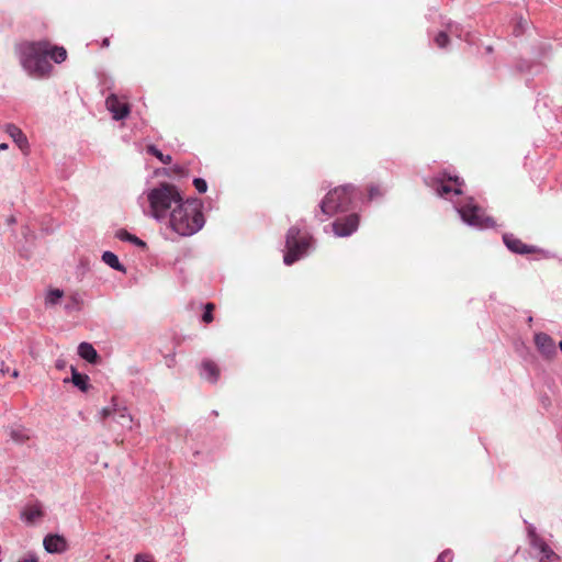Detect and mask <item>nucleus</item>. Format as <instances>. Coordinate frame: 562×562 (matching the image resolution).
<instances>
[{
	"instance_id": "obj_1",
	"label": "nucleus",
	"mask_w": 562,
	"mask_h": 562,
	"mask_svg": "<svg viewBox=\"0 0 562 562\" xmlns=\"http://www.w3.org/2000/svg\"><path fill=\"white\" fill-rule=\"evenodd\" d=\"M21 67L36 79L50 75L53 65L48 57L60 64L67 59V50L63 46L53 45L49 41H23L15 46Z\"/></svg>"
},
{
	"instance_id": "obj_2",
	"label": "nucleus",
	"mask_w": 562,
	"mask_h": 562,
	"mask_svg": "<svg viewBox=\"0 0 562 562\" xmlns=\"http://www.w3.org/2000/svg\"><path fill=\"white\" fill-rule=\"evenodd\" d=\"M169 225L180 236H191L199 232L204 225L201 201L181 199L170 212Z\"/></svg>"
},
{
	"instance_id": "obj_3",
	"label": "nucleus",
	"mask_w": 562,
	"mask_h": 562,
	"mask_svg": "<svg viewBox=\"0 0 562 562\" xmlns=\"http://www.w3.org/2000/svg\"><path fill=\"white\" fill-rule=\"evenodd\" d=\"M178 189L169 183H161L148 193V201L153 216L160 220L166 216L167 211L181 201Z\"/></svg>"
},
{
	"instance_id": "obj_4",
	"label": "nucleus",
	"mask_w": 562,
	"mask_h": 562,
	"mask_svg": "<svg viewBox=\"0 0 562 562\" xmlns=\"http://www.w3.org/2000/svg\"><path fill=\"white\" fill-rule=\"evenodd\" d=\"M312 239L310 233L297 226H292L285 237L284 263L291 266L304 256L311 246Z\"/></svg>"
},
{
	"instance_id": "obj_5",
	"label": "nucleus",
	"mask_w": 562,
	"mask_h": 562,
	"mask_svg": "<svg viewBox=\"0 0 562 562\" xmlns=\"http://www.w3.org/2000/svg\"><path fill=\"white\" fill-rule=\"evenodd\" d=\"M352 188L349 186L337 187L329 191L321 203V211L327 216L349 209L352 201Z\"/></svg>"
},
{
	"instance_id": "obj_6",
	"label": "nucleus",
	"mask_w": 562,
	"mask_h": 562,
	"mask_svg": "<svg viewBox=\"0 0 562 562\" xmlns=\"http://www.w3.org/2000/svg\"><path fill=\"white\" fill-rule=\"evenodd\" d=\"M459 213L461 218L471 226L479 228H491L495 226L494 218L488 216L485 210L475 204L472 199L460 206Z\"/></svg>"
},
{
	"instance_id": "obj_7",
	"label": "nucleus",
	"mask_w": 562,
	"mask_h": 562,
	"mask_svg": "<svg viewBox=\"0 0 562 562\" xmlns=\"http://www.w3.org/2000/svg\"><path fill=\"white\" fill-rule=\"evenodd\" d=\"M426 184L431 187L439 196H445L449 193L461 194L462 182L458 177L443 175L442 178H431L425 180Z\"/></svg>"
},
{
	"instance_id": "obj_8",
	"label": "nucleus",
	"mask_w": 562,
	"mask_h": 562,
	"mask_svg": "<svg viewBox=\"0 0 562 562\" xmlns=\"http://www.w3.org/2000/svg\"><path fill=\"white\" fill-rule=\"evenodd\" d=\"M101 418L106 423L108 427H112V423H116L122 427L131 428L132 417L127 409L125 407H119L115 403H113L112 406L102 408Z\"/></svg>"
},
{
	"instance_id": "obj_9",
	"label": "nucleus",
	"mask_w": 562,
	"mask_h": 562,
	"mask_svg": "<svg viewBox=\"0 0 562 562\" xmlns=\"http://www.w3.org/2000/svg\"><path fill=\"white\" fill-rule=\"evenodd\" d=\"M105 105L116 121L127 117L131 112L128 102L123 97L121 98L114 93L106 98Z\"/></svg>"
},
{
	"instance_id": "obj_10",
	"label": "nucleus",
	"mask_w": 562,
	"mask_h": 562,
	"mask_svg": "<svg viewBox=\"0 0 562 562\" xmlns=\"http://www.w3.org/2000/svg\"><path fill=\"white\" fill-rule=\"evenodd\" d=\"M359 226L358 214H349L345 217H339L333 223V232L338 237H346L357 231Z\"/></svg>"
},
{
	"instance_id": "obj_11",
	"label": "nucleus",
	"mask_w": 562,
	"mask_h": 562,
	"mask_svg": "<svg viewBox=\"0 0 562 562\" xmlns=\"http://www.w3.org/2000/svg\"><path fill=\"white\" fill-rule=\"evenodd\" d=\"M503 240L506 247L516 254L528 255L539 251L537 247L525 244L521 239L517 238L513 234H505L503 236Z\"/></svg>"
},
{
	"instance_id": "obj_12",
	"label": "nucleus",
	"mask_w": 562,
	"mask_h": 562,
	"mask_svg": "<svg viewBox=\"0 0 562 562\" xmlns=\"http://www.w3.org/2000/svg\"><path fill=\"white\" fill-rule=\"evenodd\" d=\"M535 344L539 352L547 359H552L555 353V342L554 340L544 333L536 334Z\"/></svg>"
},
{
	"instance_id": "obj_13",
	"label": "nucleus",
	"mask_w": 562,
	"mask_h": 562,
	"mask_svg": "<svg viewBox=\"0 0 562 562\" xmlns=\"http://www.w3.org/2000/svg\"><path fill=\"white\" fill-rule=\"evenodd\" d=\"M44 548L49 553H63L67 551V540L59 535H47L43 541Z\"/></svg>"
},
{
	"instance_id": "obj_14",
	"label": "nucleus",
	"mask_w": 562,
	"mask_h": 562,
	"mask_svg": "<svg viewBox=\"0 0 562 562\" xmlns=\"http://www.w3.org/2000/svg\"><path fill=\"white\" fill-rule=\"evenodd\" d=\"M5 132L10 135L19 148L26 154L29 150V142L22 130L14 124H8Z\"/></svg>"
},
{
	"instance_id": "obj_15",
	"label": "nucleus",
	"mask_w": 562,
	"mask_h": 562,
	"mask_svg": "<svg viewBox=\"0 0 562 562\" xmlns=\"http://www.w3.org/2000/svg\"><path fill=\"white\" fill-rule=\"evenodd\" d=\"M5 432L18 445H23L30 440L29 429L21 425L9 426L5 428Z\"/></svg>"
},
{
	"instance_id": "obj_16",
	"label": "nucleus",
	"mask_w": 562,
	"mask_h": 562,
	"mask_svg": "<svg viewBox=\"0 0 562 562\" xmlns=\"http://www.w3.org/2000/svg\"><path fill=\"white\" fill-rule=\"evenodd\" d=\"M78 355L90 363H97L99 359L97 350L89 342H81L79 345Z\"/></svg>"
},
{
	"instance_id": "obj_17",
	"label": "nucleus",
	"mask_w": 562,
	"mask_h": 562,
	"mask_svg": "<svg viewBox=\"0 0 562 562\" xmlns=\"http://www.w3.org/2000/svg\"><path fill=\"white\" fill-rule=\"evenodd\" d=\"M203 375L211 382H216L220 378V368L212 360H204L202 362Z\"/></svg>"
},
{
	"instance_id": "obj_18",
	"label": "nucleus",
	"mask_w": 562,
	"mask_h": 562,
	"mask_svg": "<svg viewBox=\"0 0 562 562\" xmlns=\"http://www.w3.org/2000/svg\"><path fill=\"white\" fill-rule=\"evenodd\" d=\"M71 382L82 392H87L90 387L89 376L87 374L79 373L76 368L71 367Z\"/></svg>"
},
{
	"instance_id": "obj_19",
	"label": "nucleus",
	"mask_w": 562,
	"mask_h": 562,
	"mask_svg": "<svg viewBox=\"0 0 562 562\" xmlns=\"http://www.w3.org/2000/svg\"><path fill=\"white\" fill-rule=\"evenodd\" d=\"M530 536V544L538 549L542 555L549 554L550 551H553L543 539H541L539 536L535 533V531H529Z\"/></svg>"
},
{
	"instance_id": "obj_20",
	"label": "nucleus",
	"mask_w": 562,
	"mask_h": 562,
	"mask_svg": "<svg viewBox=\"0 0 562 562\" xmlns=\"http://www.w3.org/2000/svg\"><path fill=\"white\" fill-rule=\"evenodd\" d=\"M43 515V510L38 505L27 506L22 513V517L30 524L34 522L37 518H41Z\"/></svg>"
},
{
	"instance_id": "obj_21",
	"label": "nucleus",
	"mask_w": 562,
	"mask_h": 562,
	"mask_svg": "<svg viewBox=\"0 0 562 562\" xmlns=\"http://www.w3.org/2000/svg\"><path fill=\"white\" fill-rule=\"evenodd\" d=\"M102 260L108 266H110L111 268H113L117 271H121V272L125 271V268L123 267V265H121L117 256L115 254H113L112 251H104L102 255Z\"/></svg>"
},
{
	"instance_id": "obj_22",
	"label": "nucleus",
	"mask_w": 562,
	"mask_h": 562,
	"mask_svg": "<svg viewBox=\"0 0 562 562\" xmlns=\"http://www.w3.org/2000/svg\"><path fill=\"white\" fill-rule=\"evenodd\" d=\"M115 236L121 240H127L131 241L139 247H145L146 243L139 239L137 236L130 234L125 229H120L116 232Z\"/></svg>"
},
{
	"instance_id": "obj_23",
	"label": "nucleus",
	"mask_w": 562,
	"mask_h": 562,
	"mask_svg": "<svg viewBox=\"0 0 562 562\" xmlns=\"http://www.w3.org/2000/svg\"><path fill=\"white\" fill-rule=\"evenodd\" d=\"M147 153L155 156L157 159H159L164 165H169L172 161V158L170 155H164L157 147L154 145H149L147 147Z\"/></svg>"
},
{
	"instance_id": "obj_24",
	"label": "nucleus",
	"mask_w": 562,
	"mask_h": 562,
	"mask_svg": "<svg viewBox=\"0 0 562 562\" xmlns=\"http://www.w3.org/2000/svg\"><path fill=\"white\" fill-rule=\"evenodd\" d=\"M63 295H64V292L59 289L49 290L46 295L45 302H46V304L55 305L63 297Z\"/></svg>"
},
{
	"instance_id": "obj_25",
	"label": "nucleus",
	"mask_w": 562,
	"mask_h": 562,
	"mask_svg": "<svg viewBox=\"0 0 562 562\" xmlns=\"http://www.w3.org/2000/svg\"><path fill=\"white\" fill-rule=\"evenodd\" d=\"M204 308H205V311H204V313L202 315V321L204 323H206V324H210L214 319L213 312L215 310V304L214 303H206L204 305Z\"/></svg>"
},
{
	"instance_id": "obj_26",
	"label": "nucleus",
	"mask_w": 562,
	"mask_h": 562,
	"mask_svg": "<svg viewBox=\"0 0 562 562\" xmlns=\"http://www.w3.org/2000/svg\"><path fill=\"white\" fill-rule=\"evenodd\" d=\"M435 43L438 47L445 48L449 43V37L447 32H439L435 37Z\"/></svg>"
},
{
	"instance_id": "obj_27",
	"label": "nucleus",
	"mask_w": 562,
	"mask_h": 562,
	"mask_svg": "<svg viewBox=\"0 0 562 562\" xmlns=\"http://www.w3.org/2000/svg\"><path fill=\"white\" fill-rule=\"evenodd\" d=\"M193 184L200 193H204L207 190L206 181L202 178H195L193 180Z\"/></svg>"
},
{
	"instance_id": "obj_28",
	"label": "nucleus",
	"mask_w": 562,
	"mask_h": 562,
	"mask_svg": "<svg viewBox=\"0 0 562 562\" xmlns=\"http://www.w3.org/2000/svg\"><path fill=\"white\" fill-rule=\"evenodd\" d=\"M453 560V553L451 550H445L442 551L438 559H437V562H452Z\"/></svg>"
},
{
	"instance_id": "obj_29",
	"label": "nucleus",
	"mask_w": 562,
	"mask_h": 562,
	"mask_svg": "<svg viewBox=\"0 0 562 562\" xmlns=\"http://www.w3.org/2000/svg\"><path fill=\"white\" fill-rule=\"evenodd\" d=\"M539 562H560V558L554 551H550L549 554L541 555Z\"/></svg>"
},
{
	"instance_id": "obj_30",
	"label": "nucleus",
	"mask_w": 562,
	"mask_h": 562,
	"mask_svg": "<svg viewBox=\"0 0 562 562\" xmlns=\"http://www.w3.org/2000/svg\"><path fill=\"white\" fill-rule=\"evenodd\" d=\"M368 194H369V200H373L376 196H381L382 195V191L379 188V186H373L372 184V186H370L368 188Z\"/></svg>"
},
{
	"instance_id": "obj_31",
	"label": "nucleus",
	"mask_w": 562,
	"mask_h": 562,
	"mask_svg": "<svg viewBox=\"0 0 562 562\" xmlns=\"http://www.w3.org/2000/svg\"><path fill=\"white\" fill-rule=\"evenodd\" d=\"M18 562H38V560L34 553H27L26 555L19 559Z\"/></svg>"
},
{
	"instance_id": "obj_32",
	"label": "nucleus",
	"mask_w": 562,
	"mask_h": 562,
	"mask_svg": "<svg viewBox=\"0 0 562 562\" xmlns=\"http://www.w3.org/2000/svg\"><path fill=\"white\" fill-rule=\"evenodd\" d=\"M135 562H154L153 557L148 554H137Z\"/></svg>"
},
{
	"instance_id": "obj_33",
	"label": "nucleus",
	"mask_w": 562,
	"mask_h": 562,
	"mask_svg": "<svg viewBox=\"0 0 562 562\" xmlns=\"http://www.w3.org/2000/svg\"><path fill=\"white\" fill-rule=\"evenodd\" d=\"M0 371L2 372V374H5L7 372H9V368L5 367L4 363L2 362Z\"/></svg>"
},
{
	"instance_id": "obj_34",
	"label": "nucleus",
	"mask_w": 562,
	"mask_h": 562,
	"mask_svg": "<svg viewBox=\"0 0 562 562\" xmlns=\"http://www.w3.org/2000/svg\"><path fill=\"white\" fill-rule=\"evenodd\" d=\"M8 148V144L2 143L0 144V150H5Z\"/></svg>"
},
{
	"instance_id": "obj_35",
	"label": "nucleus",
	"mask_w": 562,
	"mask_h": 562,
	"mask_svg": "<svg viewBox=\"0 0 562 562\" xmlns=\"http://www.w3.org/2000/svg\"><path fill=\"white\" fill-rule=\"evenodd\" d=\"M12 376H13V378H18V376H19V371H18V370H13V372H12Z\"/></svg>"
},
{
	"instance_id": "obj_36",
	"label": "nucleus",
	"mask_w": 562,
	"mask_h": 562,
	"mask_svg": "<svg viewBox=\"0 0 562 562\" xmlns=\"http://www.w3.org/2000/svg\"><path fill=\"white\" fill-rule=\"evenodd\" d=\"M109 44H110L109 40H108V38H104V41H103V46H109Z\"/></svg>"
},
{
	"instance_id": "obj_37",
	"label": "nucleus",
	"mask_w": 562,
	"mask_h": 562,
	"mask_svg": "<svg viewBox=\"0 0 562 562\" xmlns=\"http://www.w3.org/2000/svg\"><path fill=\"white\" fill-rule=\"evenodd\" d=\"M448 27H449V31H450V32H453V30H452V25H451V24H449V26H448Z\"/></svg>"
},
{
	"instance_id": "obj_38",
	"label": "nucleus",
	"mask_w": 562,
	"mask_h": 562,
	"mask_svg": "<svg viewBox=\"0 0 562 562\" xmlns=\"http://www.w3.org/2000/svg\"><path fill=\"white\" fill-rule=\"evenodd\" d=\"M559 347H560V349L562 351V341H560Z\"/></svg>"
}]
</instances>
